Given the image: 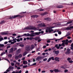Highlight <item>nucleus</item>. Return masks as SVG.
Listing matches in <instances>:
<instances>
[{"mask_svg":"<svg viewBox=\"0 0 73 73\" xmlns=\"http://www.w3.org/2000/svg\"><path fill=\"white\" fill-rule=\"evenodd\" d=\"M35 48V46L33 45H32L30 47L29 46H28L26 47L25 50L26 51H29L31 49L32 50L33 49Z\"/></svg>","mask_w":73,"mask_h":73,"instance_id":"obj_1","label":"nucleus"},{"mask_svg":"<svg viewBox=\"0 0 73 73\" xmlns=\"http://www.w3.org/2000/svg\"><path fill=\"white\" fill-rule=\"evenodd\" d=\"M54 27H49L46 28V32H49L50 33L51 32H53V30L51 29L52 28H53Z\"/></svg>","mask_w":73,"mask_h":73,"instance_id":"obj_2","label":"nucleus"},{"mask_svg":"<svg viewBox=\"0 0 73 73\" xmlns=\"http://www.w3.org/2000/svg\"><path fill=\"white\" fill-rule=\"evenodd\" d=\"M16 38L13 39L12 40H10L9 41V42H11V44H13L16 42Z\"/></svg>","mask_w":73,"mask_h":73,"instance_id":"obj_3","label":"nucleus"},{"mask_svg":"<svg viewBox=\"0 0 73 73\" xmlns=\"http://www.w3.org/2000/svg\"><path fill=\"white\" fill-rule=\"evenodd\" d=\"M26 29H31L33 30H35V29H36V30H38L37 29L36 27H32L31 28H30L29 27H26Z\"/></svg>","mask_w":73,"mask_h":73,"instance_id":"obj_4","label":"nucleus"},{"mask_svg":"<svg viewBox=\"0 0 73 73\" xmlns=\"http://www.w3.org/2000/svg\"><path fill=\"white\" fill-rule=\"evenodd\" d=\"M62 42H64L65 45H68V39H66V40H63L62 41Z\"/></svg>","mask_w":73,"mask_h":73,"instance_id":"obj_5","label":"nucleus"},{"mask_svg":"<svg viewBox=\"0 0 73 73\" xmlns=\"http://www.w3.org/2000/svg\"><path fill=\"white\" fill-rule=\"evenodd\" d=\"M70 49L68 48L67 49V51L66 52L65 54H69L70 53Z\"/></svg>","mask_w":73,"mask_h":73,"instance_id":"obj_6","label":"nucleus"},{"mask_svg":"<svg viewBox=\"0 0 73 73\" xmlns=\"http://www.w3.org/2000/svg\"><path fill=\"white\" fill-rule=\"evenodd\" d=\"M35 34L34 33H32L31 34H30L29 33H27V36L29 37V36H31V37H33V36H34V34Z\"/></svg>","mask_w":73,"mask_h":73,"instance_id":"obj_7","label":"nucleus"},{"mask_svg":"<svg viewBox=\"0 0 73 73\" xmlns=\"http://www.w3.org/2000/svg\"><path fill=\"white\" fill-rule=\"evenodd\" d=\"M1 35H8V31L3 32L1 33Z\"/></svg>","mask_w":73,"mask_h":73,"instance_id":"obj_8","label":"nucleus"},{"mask_svg":"<svg viewBox=\"0 0 73 73\" xmlns=\"http://www.w3.org/2000/svg\"><path fill=\"white\" fill-rule=\"evenodd\" d=\"M38 27H45V25L44 23H41L38 25Z\"/></svg>","mask_w":73,"mask_h":73,"instance_id":"obj_9","label":"nucleus"},{"mask_svg":"<svg viewBox=\"0 0 73 73\" xmlns=\"http://www.w3.org/2000/svg\"><path fill=\"white\" fill-rule=\"evenodd\" d=\"M36 61H40V60L42 59V58L41 56H39L38 57H37L36 59H35Z\"/></svg>","mask_w":73,"mask_h":73,"instance_id":"obj_10","label":"nucleus"},{"mask_svg":"<svg viewBox=\"0 0 73 73\" xmlns=\"http://www.w3.org/2000/svg\"><path fill=\"white\" fill-rule=\"evenodd\" d=\"M13 48H11V49H10L9 53H13Z\"/></svg>","mask_w":73,"mask_h":73,"instance_id":"obj_11","label":"nucleus"},{"mask_svg":"<svg viewBox=\"0 0 73 73\" xmlns=\"http://www.w3.org/2000/svg\"><path fill=\"white\" fill-rule=\"evenodd\" d=\"M73 26H71L70 27H68L66 29V30H70L71 29H73Z\"/></svg>","mask_w":73,"mask_h":73,"instance_id":"obj_12","label":"nucleus"},{"mask_svg":"<svg viewBox=\"0 0 73 73\" xmlns=\"http://www.w3.org/2000/svg\"><path fill=\"white\" fill-rule=\"evenodd\" d=\"M54 59L55 61H57L58 62L60 61V60H59V59H60V58L58 57H56L54 58Z\"/></svg>","mask_w":73,"mask_h":73,"instance_id":"obj_13","label":"nucleus"},{"mask_svg":"<svg viewBox=\"0 0 73 73\" xmlns=\"http://www.w3.org/2000/svg\"><path fill=\"white\" fill-rule=\"evenodd\" d=\"M53 52L55 53L56 54H58L59 53V51H56L54 50L53 51Z\"/></svg>","mask_w":73,"mask_h":73,"instance_id":"obj_14","label":"nucleus"},{"mask_svg":"<svg viewBox=\"0 0 73 73\" xmlns=\"http://www.w3.org/2000/svg\"><path fill=\"white\" fill-rule=\"evenodd\" d=\"M21 52V50L19 49L17 51H16V53L17 54H19Z\"/></svg>","mask_w":73,"mask_h":73,"instance_id":"obj_15","label":"nucleus"},{"mask_svg":"<svg viewBox=\"0 0 73 73\" xmlns=\"http://www.w3.org/2000/svg\"><path fill=\"white\" fill-rule=\"evenodd\" d=\"M23 64H25V65H26V64H28V62H27V61H23Z\"/></svg>","mask_w":73,"mask_h":73,"instance_id":"obj_16","label":"nucleus"},{"mask_svg":"<svg viewBox=\"0 0 73 73\" xmlns=\"http://www.w3.org/2000/svg\"><path fill=\"white\" fill-rule=\"evenodd\" d=\"M54 72H60V71L58 70V69H55L54 70Z\"/></svg>","mask_w":73,"mask_h":73,"instance_id":"obj_17","label":"nucleus"},{"mask_svg":"<svg viewBox=\"0 0 73 73\" xmlns=\"http://www.w3.org/2000/svg\"><path fill=\"white\" fill-rule=\"evenodd\" d=\"M31 17H38V16L37 15H32V16H31Z\"/></svg>","mask_w":73,"mask_h":73,"instance_id":"obj_18","label":"nucleus"},{"mask_svg":"<svg viewBox=\"0 0 73 73\" xmlns=\"http://www.w3.org/2000/svg\"><path fill=\"white\" fill-rule=\"evenodd\" d=\"M14 68L12 66H10L9 68V70H12V69H13Z\"/></svg>","mask_w":73,"mask_h":73,"instance_id":"obj_19","label":"nucleus"},{"mask_svg":"<svg viewBox=\"0 0 73 73\" xmlns=\"http://www.w3.org/2000/svg\"><path fill=\"white\" fill-rule=\"evenodd\" d=\"M27 53H28L27 52H25L23 54V56H25V55H26Z\"/></svg>","mask_w":73,"mask_h":73,"instance_id":"obj_20","label":"nucleus"},{"mask_svg":"<svg viewBox=\"0 0 73 73\" xmlns=\"http://www.w3.org/2000/svg\"><path fill=\"white\" fill-rule=\"evenodd\" d=\"M41 32H36L35 33V35H39L40 34Z\"/></svg>","mask_w":73,"mask_h":73,"instance_id":"obj_21","label":"nucleus"},{"mask_svg":"<svg viewBox=\"0 0 73 73\" xmlns=\"http://www.w3.org/2000/svg\"><path fill=\"white\" fill-rule=\"evenodd\" d=\"M47 14V13H43L42 14H41V16H44V15H45Z\"/></svg>","mask_w":73,"mask_h":73,"instance_id":"obj_22","label":"nucleus"},{"mask_svg":"<svg viewBox=\"0 0 73 73\" xmlns=\"http://www.w3.org/2000/svg\"><path fill=\"white\" fill-rule=\"evenodd\" d=\"M19 56H16L15 57V58L16 60H18L19 59Z\"/></svg>","mask_w":73,"mask_h":73,"instance_id":"obj_23","label":"nucleus"},{"mask_svg":"<svg viewBox=\"0 0 73 73\" xmlns=\"http://www.w3.org/2000/svg\"><path fill=\"white\" fill-rule=\"evenodd\" d=\"M15 16H13L10 17V19H15Z\"/></svg>","mask_w":73,"mask_h":73,"instance_id":"obj_24","label":"nucleus"},{"mask_svg":"<svg viewBox=\"0 0 73 73\" xmlns=\"http://www.w3.org/2000/svg\"><path fill=\"white\" fill-rule=\"evenodd\" d=\"M4 45L3 44H0V48H2L3 46H4Z\"/></svg>","mask_w":73,"mask_h":73,"instance_id":"obj_25","label":"nucleus"},{"mask_svg":"<svg viewBox=\"0 0 73 73\" xmlns=\"http://www.w3.org/2000/svg\"><path fill=\"white\" fill-rule=\"evenodd\" d=\"M19 16H20V15H16L14 16V17H15V18H16V17H19Z\"/></svg>","mask_w":73,"mask_h":73,"instance_id":"obj_26","label":"nucleus"},{"mask_svg":"<svg viewBox=\"0 0 73 73\" xmlns=\"http://www.w3.org/2000/svg\"><path fill=\"white\" fill-rule=\"evenodd\" d=\"M18 56L19 58H21V57H22V54H19Z\"/></svg>","mask_w":73,"mask_h":73,"instance_id":"obj_27","label":"nucleus"},{"mask_svg":"<svg viewBox=\"0 0 73 73\" xmlns=\"http://www.w3.org/2000/svg\"><path fill=\"white\" fill-rule=\"evenodd\" d=\"M72 21H69L66 23V24H67V25H68L69 24H70V23H72Z\"/></svg>","mask_w":73,"mask_h":73,"instance_id":"obj_28","label":"nucleus"},{"mask_svg":"<svg viewBox=\"0 0 73 73\" xmlns=\"http://www.w3.org/2000/svg\"><path fill=\"white\" fill-rule=\"evenodd\" d=\"M9 72V70L8 69L6 70V71L4 73H7V72Z\"/></svg>","mask_w":73,"mask_h":73,"instance_id":"obj_29","label":"nucleus"},{"mask_svg":"<svg viewBox=\"0 0 73 73\" xmlns=\"http://www.w3.org/2000/svg\"><path fill=\"white\" fill-rule=\"evenodd\" d=\"M39 38H40L39 37H36L35 38V40H38Z\"/></svg>","mask_w":73,"mask_h":73,"instance_id":"obj_30","label":"nucleus"},{"mask_svg":"<svg viewBox=\"0 0 73 73\" xmlns=\"http://www.w3.org/2000/svg\"><path fill=\"white\" fill-rule=\"evenodd\" d=\"M5 23V21H3L1 22V23H0V24H3V23Z\"/></svg>","mask_w":73,"mask_h":73,"instance_id":"obj_31","label":"nucleus"},{"mask_svg":"<svg viewBox=\"0 0 73 73\" xmlns=\"http://www.w3.org/2000/svg\"><path fill=\"white\" fill-rule=\"evenodd\" d=\"M19 46L21 47H24V45L23 44H20L19 45Z\"/></svg>","mask_w":73,"mask_h":73,"instance_id":"obj_32","label":"nucleus"},{"mask_svg":"<svg viewBox=\"0 0 73 73\" xmlns=\"http://www.w3.org/2000/svg\"><path fill=\"white\" fill-rule=\"evenodd\" d=\"M50 60H51V58H49L48 60H47V62H49V61H50Z\"/></svg>","mask_w":73,"mask_h":73,"instance_id":"obj_33","label":"nucleus"},{"mask_svg":"<svg viewBox=\"0 0 73 73\" xmlns=\"http://www.w3.org/2000/svg\"><path fill=\"white\" fill-rule=\"evenodd\" d=\"M16 40H17V41L18 42H20V39H16ZM16 40H15V41Z\"/></svg>","mask_w":73,"mask_h":73,"instance_id":"obj_34","label":"nucleus"},{"mask_svg":"<svg viewBox=\"0 0 73 73\" xmlns=\"http://www.w3.org/2000/svg\"><path fill=\"white\" fill-rule=\"evenodd\" d=\"M69 35H70V33H68L65 36L66 37L67 36H68Z\"/></svg>","mask_w":73,"mask_h":73,"instance_id":"obj_35","label":"nucleus"},{"mask_svg":"<svg viewBox=\"0 0 73 73\" xmlns=\"http://www.w3.org/2000/svg\"><path fill=\"white\" fill-rule=\"evenodd\" d=\"M69 43H71L72 42V40H70L68 41Z\"/></svg>","mask_w":73,"mask_h":73,"instance_id":"obj_36","label":"nucleus"},{"mask_svg":"<svg viewBox=\"0 0 73 73\" xmlns=\"http://www.w3.org/2000/svg\"><path fill=\"white\" fill-rule=\"evenodd\" d=\"M64 7V6H60L58 7L59 8H62Z\"/></svg>","mask_w":73,"mask_h":73,"instance_id":"obj_37","label":"nucleus"},{"mask_svg":"<svg viewBox=\"0 0 73 73\" xmlns=\"http://www.w3.org/2000/svg\"><path fill=\"white\" fill-rule=\"evenodd\" d=\"M65 43L64 42H63V43L61 44L62 46H65Z\"/></svg>","mask_w":73,"mask_h":73,"instance_id":"obj_38","label":"nucleus"},{"mask_svg":"<svg viewBox=\"0 0 73 73\" xmlns=\"http://www.w3.org/2000/svg\"><path fill=\"white\" fill-rule=\"evenodd\" d=\"M73 61L72 60H70L69 61V62L70 63H73Z\"/></svg>","mask_w":73,"mask_h":73,"instance_id":"obj_39","label":"nucleus"},{"mask_svg":"<svg viewBox=\"0 0 73 73\" xmlns=\"http://www.w3.org/2000/svg\"><path fill=\"white\" fill-rule=\"evenodd\" d=\"M16 64H17L19 66L20 65V63L19 62H17L15 64V65H16Z\"/></svg>","mask_w":73,"mask_h":73,"instance_id":"obj_40","label":"nucleus"},{"mask_svg":"<svg viewBox=\"0 0 73 73\" xmlns=\"http://www.w3.org/2000/svg\"><path fill=\"white\" fill-rule=\"evenodd\" d=\"M16 49H17V48H13V51H15V50H16Z\"/></svg>","mask_w":73,"mask_h":73,"instance_id":"obj_41","label":"nucleus"},{"mask_svg":"<svg viewBox=\"0 0 73 73\" xmlns=\"http://www.w3.org/2000/svg\"><path fill=\"white\" fill-rule=\"evenodd\" d=\"M65 73H66V72H68V70H66L64 71Z\"/></svg>","mask_w":73,"mask_h":73,"instance_id":"obj_42","label":"nucleus"},{"mask_svg":"<svg viewBox=\"0 0 73 73\" xmlns=\"http://www.w3.org/2000/svg\"><path fill=\"white\" fill-rule=\"evenodd\" d=\"M54 40H55V41L56 42H57L58 40H59V39H54Z\"/></svg>","mask_w":73,"mask_h":73,"instance_id":"obj_43","label":"nucleus"},{"mask_svg":"<svg viewBox=\"0 0 73 73\" xmlns=\"http://www.w3.org/2000/svg\"><path fill=\"white\" fill-rule=\"evenodd\" d=\"M11 66H14L15 65V63H11Z\"/></svg>","mask_w":73,"mask_h":73,"instance_id":"obj_44","label":"nucleus"},{"mask_svg":"<svg viewBox=\"0 0 73 73\" xmlns=\"http://www.w3.org/2000/svg\"><path fill=\"white\" fill-rule=\"evenodd\" d=\"M50 72H51V73H53V72H54V70H50Z\"/></svg>","mask_w":73,"mask_h":73,"instance_id":"obj_45","label":"nucleus"},{"mask_svg":"<svg viewBox=\"0 0 73 73\" xmlns=\"http://www.w3.org/2000/svg\"><path fill=\"white\" fill-rule=\"evenodd\" d=\"M36 65V63H35L33 64L32 65L33 66H35V65Z\"/></svg>","mask_w":73,"mask_h":73,"instance_id":"obj_46","label":"nucleus"},{"mask_svg":"<svg viewBox=\"0 0 73 73\" xmlns=\"http://www.w3.org/2000/svg\"><path fill=\"white\" fill-rule=\"evenodd\" d=\"M8 56H9V57H12V54H9Z\"/></svg>","mask_w":73,"mask_h":73,"instance_id":"obj_47","label":"nucleus"},{"mask_svg":"<svg viewBox=\"0 0 73 73\" xmlns=\"http://www.w3.org/2000/svg\"><path fill=\"white\" fill-rule=\"evenodd\" d=\"M58 34L59 35H61V32L59 31L58 32Z\"/></svg>","mask_w":73,"mask_h":73,"instance_id":"obj_48","label":"nucleus"},{"mask_svg":"<svg viewBox=\"0 0 73 73\" xmlns=\"http://www.w3.org/2000/svg\"><path fill=\"white\" fill-rule=\"evenodd\" d=\"M70 60H71V58H67V60L68 61H69Z\"/></svg>","mask_w":73,"mask_h":73,"instance_id":"obj_49","label":"nucleus"},{"mask_svg":"<svg viewBox=\"0 0 73 73\" xmlns=\"http://www.w3.org/2000/svg\"><path fill=\"white\" fill-rule=\"evenodd\" d=\"M3 40V38H0V41H1L2 40Z\"/></svg>","mask_w":73,"mask_h":73,"instance_id":"obj_50","label":"nucleus"},{"mask_svg":"<svg viewBox=\"0 0 73 73\" xmlns=\"http://www.w3.org/2000/svg\"><path fill=\"white\" fill-rule=\"evenodd\" d=\"M47 60V58H45L43 60V61H46Z\"/></svg>","mask_w":73,"mask_h":73,"instance_id":"obj_51","label":"nucleus"},{"mask_svg":"<svg viewBox=\"0 0 73 73\" xmlns=\"http://www.w3.org/2000/svg\"><path fill=\"white\" fill-rule=\"evenodd\" d=\"M61 25V24L60 23H57L56 24V25Z\"/></svg>","mask_w":73,"mask_h":73,"instance_id":"obj_52","label":"nucleus"},{"mask_svg":"<svg viewBox=\"0 0 73 73\" xmlns=\"http://www.w3.org/2000/svg\"><path fill=\"white\" fill-rule=\"evenodd\" d=\"M19 37H21V36L19 35V36H18L17 37V38H19Z\"/></svg>","mask_w":73,"mask_h":73,"instance_id":"obj_53","label":"nucleus"},{"mask_svg":"<svg viewBox=\"0 0 73 73\" xmlns=\"http://www.w3.org/2000/svg\"><path fill=\"white\" fill-rule=\"evenodd\" d=\"M51 59L52 60H54V57H51Z\"/></svg>","mask_w":73,"mask_h":73,"instance_id":"obj_54","label":"nucleus"},{"mask_svg":"<svg viewBox=\"0 0 73 73\" xmlns=\"http://www.w3.org/2000/svg\"><path fill=\"white\" fill-rule=\"evenodd\" d=\"M13 73H19L18 72H15V71H13V72H12Z\"/></svg>","mask_w":73,"mask_h":73,"instance_id":"obj_55","label":"nucleus"},{"mask_svg":"<svg viewBox=\"0 0 73 73\" xmlns=\"http://www.w3.org/2000/svg\"><path fill=\"white\" fill-rule=\"evenodd\" d=\"M67 38H68V39H70V38H71V37H70V36H68L67 37Z\"/></svg>","mask_w":73,"mask_h":73,"instance_id":"obj_56","label":"nucleus"},{"mask_svg":"<svg viewBox=\"0 0 73 73\" xmlns=\"http://www.w3.org/2000/svg\"><path fill=\"white\" fill-rule=\"evenodd\" d=\"M63 37H62L60 39H59V40H63Z\"/></svg>","mask_w":73,"mask_h":73,"instance_id":"obj_57","label":"nucleus"},{"mask_svg":"<svg viewBox=\"0 0 73 73\" xmlns=\"http://www.w3.org/2000/svg\"><path fill=\"white\" fill-rule=\"evenodd\" d=\"M5 52L2 53L1 54V56H3V54H5Z\"/></svg>","mask_w":73,"mask_h":73,"instance_id":"obj_58","label":"nucleus"},{"mask_svg":"<svg viewBox=\"0 0 73 73\" xmlns=\"http://www.w3.org/2000/svg\"><path fill=\"white\" fill-rule=\"evenodd\" d=\"M58 31L57 30H55V31H54L53 33H56V32H58Z\"/></svg>","mask_w":73,"mask_h":73,"instance_id":"obj_59","label":"nucleus"},{"mask_svg":"<svg viewBox=\"0 0 73 73\" xmlns=\"http://www.w3.org/2000/svg\"><path fill=\"white\" fill-rule=\"evenodd\" d=\"M32 39H33V38L32 37H30V40H32Z\"/></svg>","mask_w":73,"mask_h":73,"instance_id":"obj_60","label":"nucleus"},{"mask_svg":"<svg viewBox=\"0 0 73 73\" xmlns=\"http://www.w3.org/2000/svg\"><path fill=\"white\" fill-rule=\"evenodd\" d=\"M39 11H44V10L43 9H39Z\"/></svg>","mask_w":73,"mask_h":73,"instance_id":"obj_61","label":"nucleus"},{"mask_svg":"<svg viewBox=\"0 0 73 73\" xmlns=\"http://www.w3.org/2000/svg\"><path fill=\"white\" fill-rule=\"evenodd\" d=\"M13 36H16V34H15V33H14V34H12Z\"/></svg>","mask_w":73,"mask_h":73,"instance_id":"obj_62","label":"nucleus"},{"mask_svg":"<svg viewBox=\"0 0 73 73\" xmlns=\"http://www.w3.org/2000/svg\"><path fill=\"white\" fill-rule=\"evenodd\" d=\"M51 19H50V18H48V21H51Z\"/></svg>","mask_w":73,"mask_h":73,"instance_id":"obj_63","label":"nucleus"},{"mask_svg":"<svg viewBox=\"0 0 73 73\" xmlns=\"http://www.w3.org/2000/svg\"><path fill=\"white\" fill-rule=\"evenodd\" d=\"M71 46L72 47H73V43H72L71 45Z\"/></svg>","mask_w":73,"mask_h":73,"instance_id":"obj_64","label":"nucleus"}]
</instances>
